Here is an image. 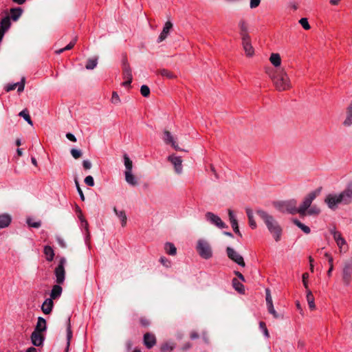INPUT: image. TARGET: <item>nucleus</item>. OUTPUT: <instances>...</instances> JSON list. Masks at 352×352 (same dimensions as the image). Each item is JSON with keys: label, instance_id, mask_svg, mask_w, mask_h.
Listing matches in <instances>:
<instances>
[{"label": "nucleus", "instance_id": "nucleus-2", "mask_svg": "<svg viewBox=\"0 0 352 352\" xmlns=\"http://www.w3.org/2000/svg\"><path fill=\"white\" fill-rule=\"evenodd\" d=\"M271 79L276 89L278 91H283L292 88L290 78L284 69L276 71L271 76Z\"/></svg>", "mask_w": 352, "mask_h": 352}, {"label": "nucleus", "instance_id": "nucleus-12", "mask_svg": "<svg viewBox=\"0 0 352 352\" xmlns=\"http://www.w3.org/2000/svg\"><path fill=\"white\" fill-rule=\"evenodd\" d=\"M241 44L246 56L252 57L254 54V49L252 45L250 36H245V37H241Z\"/></svg>", "mask_w": 352, "mask_h": 352}, {"label": "nucleus", "instance_id": "nucleus-47", "mask_svg": "<svg viewBox=\"0 0 352 352\" xmlns=\"http://www.w3.org/2000/svg\"><path fill=\"white\" fill-rule=\"evenodd\" d=\"M140 93L144 97H148L150 95V89L147 85H142Z\"/></svg>", "mask_w": 352, "mask_h": 352}, {"label": "nucleus", "instance_id": "nucleus-52", "mask_svg": "<svg viewBox=\"0 0 352 352\" xmlns=\"http://www.w3.org/2000/svg\"><path fill=\"white\" fill-rule=\"evenodd\" d=\"M259 327L261 328V329L263 331V333H264V336L266 337V338H269L270 337V334H269V332H268V330L266 327V325H265V323L264 322H259Z\"/></svg>", "mask_w": 352, "mask_h": 352}, {"label": "nucleus", "instance_id": "nucleus-4", "mask_svg": "<svg viewBox=\"0 0 352 352\" xmlns=\"http://www.w3.org/2000/svg\"><path fill=\"white\" fill-rule=\"evenodd\" d=\"M275 207L281 212H288L290 214L298 213L297 201L295 199L276 202L275 203Z\"/></svg>", "mask_w": 352, "mask_h": 352}, {"label": "nucleus", "instance_id": "nucleus-37", "mask_svg": "<svg viewBox=\"0 0 352 352\" xmlns=\"http://www.w3.org/2000/svg\"><path fill=\"white\" fill-rule=\"evenodd\" d=\"M232 285L234 288L239 293L243 294L244 292L243 285L239 283L236 278H234L232 280Z\"/></svg>", "mask_w": 352, "mask_h": 352}, {"label": "nucleus", "instance_id": "nucleus-9", "mask_svg": "<svg viewBox=\"0 0 352 352\" xmlns=\"http://www.w3.org/2000/svg\"><path fill=\"white\" fill-rule=\"evenodd\" d=\"M342 277L344 284L346 286L349 285L352 280V260L344 262Z\"/></svg>", "mask_w": 352, "mask_h": 352}, {"label": "nucleus", "instance_id": "nucleus-59", "mask_svg": "<svg viewBox=\"0 0 352 352\" xmlns=\"http://www.w3.org/2000/svg\"><path fill=\"white\" fill-rule=\"evenodd\" d=\"M77 41V37H75L67 45L64 47L65 50H69L74 47Z\"/></svg>", "mask_w": 352, "mask_h": 352}, {"label": "nucleus", "instance_id": "nucleus-31", "mask_svg": "<svg viewBox=\"0 0 352 352\" xmlns=\"http://www.w3.org/2000/svg\"><path fill=\"white\" fill-rule=\"evenodd\" d=\"M113 210L116 214V216L120 219L122 223V226H125L126 224V215L125 214V212L124 210H120L118 211L116 208H113Z\"/></svg>", "mask_w": 352, "mask_h": 352}, {"label": "nucleus", "instance_id": "nucleus-17", "mask_svg": "<svg viewBox=\"0 0 352 352\" xmlns=\"http://www.w3.org/2000/svg\"><path fill=\"white\" fill-rule=\"evenodd\" d=\"M173 28V23L170 21H166L164 24L163 30L158 37V43H160L166 39L169 34L170 30Z\"/></svg>", "mask_w": 352, "mask_h": 352}, {"label": "nucleus", "instance_id": "nucleus-44", "mask_svg": "<svg viewBox=\"0 0 352 352\" xmlns=\"http://www.w3.org/2000/svg\"><path fill=\"white\" fill-rule=\"evenodd\" d=\"M320 212V210L318 207H317L316 206H313L307 210L306 214L309 215L318 214Z\"/></svg>", "mask_w": 352, "mask_h": 352}, {"label": "nucleus", "instance_id": "nucleus-43", "mask_svg": "<svg viewBox=\"0 0 352 352\" xmlns=\"http://www.w3.org/2000/svg\"><path fill=\"white\" fill-rule=\"evenodd\" d=\"M267 310L270 314H272L274 318H282L280 315H279L276 310L274 309L273 303H270L267 305Z\"/></svg>", "mask_w": 352, "mask_h": 352}, {"label": "nucleus", "instance_id": "nucleus-26", "mask_svg": "<svg viewBox=\"0 0 352 352\" xmlns=\"http://www.w3.org/2000/svg\"><path fill=\"white\" fill-rule=\"evenodd\" d=\"M307 301L309 305V307L311 310H314L316 309V305L314 302V297L311 292V290H307V296H306Z\"/></svg>", "mask_w": 352, "mask_h": 352}, {"label": "nucleus", "instance_id": "nucleus-42", "mask_svg": "<svg viewBox=\"0 0 352 352\" xmlns=\"http://www.w3.org/2000/svg\"><path fill=\"white\" fill-rule=\"evenodd\" d=\"M78 219L80 221L81 227L85 230L87 235H89V230H88L89 224H88V222L87 221V220L83 217L82 213H80V215H78Z\"/></svg>", "mask_w": 352, "mask_h": 352}, {"label": "nucleus", "instance_id": "nucleus-48", "mask_svg": "<svg viewBox=\"0 0 352 352\" xmlns=\"http://www.w3.org/2000/svg\"><path fill=\"white\" fill-rule=\"evenodd\" d=\"M337 245L340 248V251H345L346 249V242L345 239L343 238L342 239L336 242Z\"/></svg>", "mask_w": 352, "mask_h": 352}, {"label": "nucleus", "instance_id": "nucleus-38", "mask_svg": "<svg viewBox=\"0 0 352 352\" xmlns=\"http://www.w3.org/2000/svg\"><path fill=\"white\" fill-rule=\"evenodd\" d=\"M294 223L299 228H300L305 233H306V234L310 233V232H311L310 228L308 226H305V224L302 223L298 219H294Z\"/></svg>", "mask_w": 352, "mask_h": 352}, {"label": "nucleus", "instance_id": "nucleus-53", "mask_svg": "<svg viewBox=\"0 0 352 352\" xmlns=\"http://www.w3.org/2000/svg\"><path fill=\"white\" fill-rule=\"evenodd\" d=\"M265 300L267 305L273 303L271 292L269 288L265 289Z\"/></svg>", "mask_w": 352, "mask_h": 352}, {"label": "nucleus", "instance_id": "nucleus-57", "mask_svg": "<svg viewBox=\"0 0 352 352\" xmlns=\"http://www.w3.org/2000/svg\"><path fill=\"white\" fill-rule=\"evenodd\" d=\"M228 217H229L230 223L237 221L234 212L230 209L228 210Z\"/></svg>", "mask_w": 352, "mask_h": 352}, {"label": "nucleus", "instance_id": "nucleus-63", "mask_svg": "<svg viewBox=\"0 0 352 352\" xmlns=\"http://www.w3.org/2000/svg\"><path fill=\"white\" fill-rule=\"evenodd\" d=\"M140 324L143 326V327H148L149 324H150V322L149 320L146 318H144V317H142L140 319Z\"/></svg>", "mask_w": 352, "mask_h": 352}, {"label": "nucleus", "instance_id": "nucleus-13", "mask_svg": "<svg viewBox=\"0 0 352 352\" xmlns=\"http://www.w3.org/2000/svg\"><path fill=\"white\" fill-rule=\"evenodd\" d=\"M168 160L171 162L174 166L175 172L180 175L183 172L182 160L181 157L171 155L168 157Z\"/></svg>", "mask_w": 352, "mask_h": 352}, {"label": "nucleus", "instance_id": "nucleus-64", "mask_svg": "<svg viewBox=\"0 0 352 352\" xmlns=\"http://www.w3.org/2000/svg\"><path fill=\"white\" fill-rule=\"evenodd\" d=\"M82 166L85 169L88 170L91 168V163L89 160H84L82 162Z\"/></svg>", "mask_w": 352, "mask_h": 352}, {"label": "nucleus", "instance_id": "nucleus-46", "mask_svg": "<svg viewBox=\"0 0 352 352\" xmlns=\"http://www.w3.org/2000/svg\"><path fill=\"white\" fill-rule=\"evenodd\" d=\"M331 233L332 234L333 236V239L334 240L336 241V242L341 240L343 239V237L342 236V234L340 232L336 231V230L335 228L331 230Z\"/></svg>", "mask_w": 352, "mask_h": 352}, {"label": "nucleus", "instance_id": "nucleus-33", "mask_svg": "<svg viewBox=\"0 0 352 352\" xmlns=\"http://www.w3.org/2000/svg\"><path fill=\"white\" fill-rule=\"evenodd\" d=\"M164 249L167 254L174 256L177 253V248L175 245L172 243H166L164 245Z\"/></svg>", "mask_w": 352, "mask_h": 352}, {"label": "nucleus", "instance_id": "nucleus-29", "mask_svg": "<svg viewBox=\"0 0 352 352\" xmlns=\"http://www.w3.org/2000/svg\"><path fill=\"white\" fill-rule=\"evenodd\" d=\"M10 17L9 16H6L1 19L0 22V29L6 32L10 28Z\"/></svg>", "mask_w": 352, "mask_h": 352}, {"label": "nucleus", "instance_id": "nucleus-6", "mask_svg": "<svg viewBox=\"0 0 352 352\" xmlns=\"http://www.w3.org/2000/svg\"><path fill=\"white\" fill-rule=\"evenodd\" d=\"M196 249L199 256L204 259H209L212 256L210 245L205 239L198 240Z\"/></svg>", "mask_w": 352, "mask_h": 352}, {"label": "nucleus", "instance_id": "nucleus-32", "mask_svg": "<svg viewBox=\"0 0 352 352\" xmlns=\"http://www.w3.org/2000/svg\"><path fill=\"white\" fill-rule=\"evenodd\" d=\"M175 347V344L173 342H166L162 344L161 351L162 352H170L173 351Z\"/></svg>", "mask_w": 352, "mask_h": 352}, {"label": "nucleus", "instance_id": "nucleus-39", "mask_svg": "<svg viewBox=\"0 0 352 352\" xmlns=\"http://www.w3.org/2000/svg\"><path fill=\"white\" fill-rule=\"evenodd\" d=\"M97 64H98V59L96 58H89L87 62L85 68L89 70L93 69L97 66Z\"/></svg>", "mask_w": 352, "mask_h": 352}, {"label": "nucleus", "instance_id": "nucleus-49", "mask_svg": "<svg viewBox=\"0 0 352 352\" xmlns=\"http://www.w3.org/2000/svg\"><path fill=\"white\" fill-rule=\"evenodd\" d=\"M299 23L302 26V28L306 30H309L311 28L307 18L300 19Z\"/></svg>", "mask_w": 352, "mask_h": 352}, {"label": "nucleus", "instance_id": "nucleus-40", "mask_svg": "<svg viewBox=\"0 0 352 352\" xmlns=\"http://www.w3.org/2000/svg\"><path fill=\"white\" fill-rule=\"evenodd\" d=\"M342 124L345 127H349L352 125V113L346 111V117Z\"/></svg>", "mask_w": 352, "mask_h": 352}, {"label": "nucleus", "instance_id": "nucleus-41", "mask_svg": "<svg viewBox=\"0 0 352 352\" xmlns=\"http://www.w3.org/2000/svg\"><path fill=\"white\" fill-rule=\"evenodd\" d=\"M19 116L23 118L24 120H26L29 124L33 125L32 121L30 118V116L29 113L27 109H24V110L21 111L19 113Z\"/></svg>", "mask_w": 352, "mask_h": 352}, {"label": "nucleus", "instance_id": "nucleus-19", "mask_svg": "<svg viewBox=\"0 0 352 352\" xmlns=\"http://www.w3.org/2000/svg\"><path fill=\"white\" fill-rule=\"evenodd\" d=\"M53 306V300L52 298H47L42 304L41 310L45 314H49L51 313Z\"/></svg>", "mask_w": 352, "mask_h": 352}, {"label": "nucleus", "instance_id": "nucleus-58", "mask_svg": "<svg viewBox=\"0 0 352 352\" xmlns=\"http://www.w3.org/2000/svg\"><path fill=\"white\" fill-rule=\"evenodd\" d=\"M231 226H232V228L234 232L236 234H238L239 236H241L242 234H241V233L239 231V226H238V222L237 221L236 222H234V223H231Z\"/></svg>", "mask_w": 352, "mask_h": 352}, {"label": "nucleus", "instance_id": "nucleus-1", "mask_svg": "<svg viewBox=\"0 0 352 352\" xmlns=\"http://www.w3.org/2000/svg\"><path fill=\"white\" fill-rule=\"evenodd\" d=\"M256 213L263 220L274 240L279 241L281 238L282 228L277 221L263 210H258Z\"/></svg>", "mask_w": 352, "mask_h": 352}, {"label": "nucleus", "instance_id": "nucleus-24", "mask_svg": "<svg viewBox=\"0 0 352 352\" xmlns=\"http://www.w3.org/2000/svg\"><path fill=\"white\" fill-rule=\"evenodd\" d=\"M11 217L8 214H2L0 215V229L8 227L11 223Z\"/></svg>", "mask_w": 352, "mask_h": 352}, {"label": "nucleus", "instance_id": "nucleus-27", "mask_svg": "<svg viewBox=\"0 0 352 352\" xmlns=\"http://www.w3.org/2000/svg\"><path fill=\"white\" fill-rule=\"evenodd\" d=\"M44 254L46 258V260L48 261H52L54 257V252L52 248L50 245H45L44 247Z\"/></svg>", "mask_w": 352, "mask_h": 352}, {"label": "nucleus", "instance_id": "nucleus-7", "mask_svg": "<svg viewBox=\"0 0 352 352\" xmlns=\"http://www.w3.org/2000/svg\"><path fill=\"white\" fill-rule=\"evenodd\" d=\"M66 263L65 258L63 257L60 259L58 266L55 268L54 274L56 276V282L57 284H62L65 278V265Z\"/></svg>", "mask_w": 352, "mask_h": 352}, {"label": "nucleus", "instance_id": "nucleus-45", "mask_svg": "<svg viewBox=\"0 0 352 352\" xmlns=\"http://www.w3.org/2000/svg\"><path fill=\"white\" fill-rule=\"evenodd\" d=\"M27 223L30 227L35 228H38L41 226V222L40 221H34L32 219H28Z\"/></svg>", "mask_w": 352, "mask_h": 352}, {"label": "nucleus", "instance_id": "nucleus-22", "mask_svg": "<svg viewBox=\"0 0 352 352\" xmlns=\"http://www.w3.org/2000/svg\"><path fill=\"white\" fill-rule=\"evenodd\" d=\"M125 180L131 186H135L138 185V180L133 175L132 171L124 172Z\"/></svg>", "mask_w": 352, "mask_h": 352}, {"label": "nucleus", "instance_id": "nucleus-16", "mask_svg": "<svg viewBox=\"0 0 352 352\" xmlns=\"http://www.w3.org/2000/svg\"><path fill=\"white\" fill-rule=\"evenodd\" d=\"M44 336L42 333L33 331L31 335V341L34 346H40L43 345L44 341Z\"/></svg>", "mask_w": 352, "mask_h": 352}, {"label": "nucleus", "instance_id": "nucleus-5", "mask_svg": "<svg viewBox=\"0 0 352 352\" xmlns=\"http://www.w3.org/2000/svg\"><path fill=\"white\" fill-rule=\"evenodd\" d=\"M320 189H317L314 191L309 192L304 199L302 203L298 208V214L300 215L306 214L307 210L311 207L312 201L320 194Z\"/></svg>", "mask_w": 352, "mask_h": 352}, {"label": "nucleus", "instance_id": "nucleus-54", "mask_svg": "<svg viewBox=\"0 0 352 352\" xmlns=\"http://www.w3.org/2000/svg\"><path fill=\"white\" fill-rule=\"evenodd\" d=\"M85 183L89 186H94V180L92 176L89 175L87 176L85 179Z\"/></svg>", "mask_w": 352, "mask_h": 352}, {"label": "nucleus", "instance_id": "nucleus-61", "mask_svg": "<svg viewBox=\"0 0 352 352\" xmlns=\"http://www.w3.org/2000/svg\"><path fill=\"white\" fill-rule=\"evenodd\" d=\"M309 278V274L305 272L302 274V283H303V285L304 287L307 289H308V283H307V278Z\"/></svg>", "mask_w": 352, "mask_h": 352}, {"label": "nucleus", "instance_id": "nucleus-15", "mask_svg": "<svg viewBox=\"0 0 352 352\" xmlns=\"http://www.w3.org/2000/svg\"><path fill=\"white\" fill-rule=\"evenodd\" d=\"M143 343L146 349H151L157 343L155 336L153 333L149 332L144 333L143 336Z\"/></svg>", "mask_w": 352, "mask_h": 352}, {"label": "nucleus", "instance_id": "nucleus-3", "mask_svg": "<svg viewBox=\"0 0 352 352\" xmlns=\"http://www.w3.org/2000/svg\"><path fill=\"white\" fill-rule=\"evenodd\" d=\"M324 202L330 209L333 210H336L340 204H349V201L342 192L338 194L331 193L327 195L324 199Z\"/></svg>", "mask_w": 352, "mask_h": 352}, {"label": "nucleus", "instance_id": "nucleus-14", "mask_svg": "<svg viewBox=\"0 0 352 352\" xmlns=\"http://www.w3.org/2000/svg\"><path fill=\"white\" fill-rule=\"evenodd\" d=\"M162 139L166 144H170L171 146L176 151H182V149L176 142L175 138L170 131L164 130L163 132Z\"/></svg>", "mask_w": 352, "mask_h": 352}, {"label": "nucleus", "instance_id": "nucleus-36", "mask_svg": "<svg viewBox=\"0 0 352 352\" xmlns=\"http://www.w3.org/2000/svg\"><path fill=\"white\" fill-rule=\"evenodd\" d=\"M158 74H160L161 76L166 77L168 79H173L176 77L175 75L173 72H171L170 71L166 69H160L158 72Z\"/></svg>", "mask_w": 352, "mask_h": 352}, {"label": "nucleus", "instance_id": "nucleus-55", "mask_svg": "<svg viewBox=\"0 0 352 352\" xmlns=\"http://www.w3.org/2000/svg\"><path fill=\"white\" fill-rule=\"evenodd\" d=\"M75 184H76V189H77V191L80 195V199L82 201H85V196H84V194L82 192V189L80 188V185H79V183L78 182L76 179L75 180Z\"/></svg>", "mask_w": 352, "mask_h": 352}, {"label": "nucleus", "instance_id": "nucleus-50", "mask_svg": "<svg viewBox=\"0 0 352 352\" xmlns=\"http://www.w3.org/2000/svg\"><path fill=\"white\" fill-rule=\"evenodd\" d=\"M71 155L74 159H78L82 156V152L78 149L72 148L71 150Z\"/></svg>", "mask_w": 352, "mask_h": 352}, {"label": "nucleus", "instance_id": "nucleus-20", "mask_svg": "<svg viewBox=\"0 0 352 352\" xmlns=\"http://www.w3.org/2000/svg\"><path fill=\"white\" fill-rule=\"evenodd\" d=\"M46 329V320L42 317H38L36 327L34 331L39 333H43V331H45Z\"/></svg>", "mask_w": 352, "mask_h": 352}, {"label": "nucleus", "instance_id": "nucleus-56", "mask_svg": "<svg viewBox=\"0 0 352 352\" xmlns=\"http://www.w3.org/2000/svg\"><path fill=\"white\" fill-rule=\"evenodd\" d=\"M329 270L327 271V275L329 276H331L332 271L333 270V259L332 257H329Z\"/></svg>", "mask_w": 352, "mask_h": 352}, {"label": "nucleus", "instance_id": "nucleus-62", "mask_svg": "<svg viewBox=\"0 0 352 352\" xmlns=\"http://www.w3.org/2000/svg\"><path fill=\"white\" fill-rule=\"evenodd\" d=\"M261 0H250V7L251 8H255L259 6Z\"/></svg>", "mask_w": 352, "mask_h": 352}, {"label": "nucleus", "instance_id": "nucleus-18", "mask_svg": "<svg viewBox=\"0 0 352 352\" xmlns=\"http://www.w3.org/2000/svg\"><path fill=\"white\" fill-rule=\"evenodd\" d=\"M25 87V78H22L21 82L13 83V84H8L6 87V91H10L12 90L15 89L17 88L18 92H21L24 90Z\"/></svg>", "mask_w": 352, "mask_h": 352}, {"label": "nucleus", "instance_id": "nucleus-60", "mask_svg": "<svg viewBox=\"0 0 352 352\" xmlns=\"http://www.w3.org/2000/svg\"><path fill=\"white\" fill-rule=\"evenodd\" d=\"M160 261L166 267H169L170 266V261L165 257H161Z\"/></svg>", "mask_w": 352, "mask_h": 352}, {"label": "nucleus", "instance_id": "nucleus-51", "mask_svg": "<svg viewBox=\"0 0 352 352\" xmlns=\"http://www.w3.org/2000/svg\"><path fill=\"white\" fill-rule=\"evenodd\" d=\"M111 101L113 104H118L120 102V97L117 92L113 91L112 94V97Z\"/></svg>", "mask_w": 352, "mask_h": 352}, {"label": "nucleus", "instance_id": "nucleus-25", "mask_svg": "<svg viewBox=\"0 0 352 352\" xmlns=\"http://www.w3.org/2000/svg\"><path fill=\"white\" fill-rule=\"evenodd\" d=\"M270 63L275 67H278L281 65V58L279 54L272 53L270 57Z\"/></svg>", "mask_w": 352, "mask_h": 352}, {"label": "nucleus", "instance_id": "nucleus-8", "mask_svg": "<svg viewBox=\"0 0 352 352\" xmlns=\"http://www.w3.org/2000/svg\"><path fill=\"white\" fill-rule=\"evenodd\" d=\"M122 76L125 80L122 83V85L129 87L132 82L133 76L131 67L126 59L122 60Z\"/></svg>", "mask_w": 352, "mask_h": 352}, {"label": "nucleus", "instance_id": "nucleus-34", "mask_svg": "<svg viewBox=\"0 0 352 352\" xmlns=\"http://www.w3.org/2000/svg\"><path fill=\"white\" fill-rule=\"evenodd\" d=\"M72 338V331L71 329L70 318L67 320V348L69 346L70 340Z\"/></svg>", "mask_w": 352, "mask_h": 352}, {"label": "nucleus", "instance_id": "nucleus-11", "mask_svg": "<svg viewBox=\"0 0 352 352\" xmlns=\"http://www.w3.org/2000/svg\"><path fill=\"white\" fill-rule=\"evenodd\" d=\"M227 255L229 258L234 261L239 265L245 267V263L243 258L238 252H236L233 248L228 247L226 249Z\"/></svg>", "mask_w": 352, "mask_h": 352}, {"label": "nucleus", "instance_id": "nucleus-10", "mask_svg": "<svg viewBox=\"0 0 352 352\" xmlns=\"http://www.w3.org/2000/svg\"><path fill=\"white\" fill-rule=\"evenodd\" d=\"M205 216L207 221L217 228L221 229L227 228L226 224L221 219L219 216L216 215L215 214L211 212H208L206 213Z\"/></svg>", "mask_w": 352, "mask_h": 352}, {"label": "nucleus", "instance_id": "nucleus-28", "mask_svg": "<svg viewBox=\"0 0 352 352\" xmlns=\"http://www.w3.org/2000/svg\"><path fill=\"white\" fill-rule=\"evenodd\" d=\"M349 204L352 202V180L347 184L346 188L342 191Z\"/></svg>", "mask_w": 352, "mask_h": 352}, {"label": "nucleus", "instance_id": "nucleus-21", "mask_svg": "<svg viewBox=\"0 0 352 352\" xmlns=\"http://www.w3.org/2000/svg\"><path fill=\"white\" fill-rule=\"evenodd\" d=\"M239 27L240 29V35L241 37H245V36H250L248 34V25L244 19H241L239 21Z\"/></svg>", "mask_w": 352, "mask_h": 352}, {"label": "nucleus", "instance_id": "nucleus-35", "mask_svg": "<svg viewBox=\"0 0 352 352\" xmlns=\"http://www.w3.org/2000/svg\"><path fill=\"white\" fill-rule=\"evenodd\" d=\"M123 158H124V166L126 168L125 171H132L133 162L131 160V159L129 158V157L126 154H124L123 156Z\"/></svg>", "mask_w": 352, "mask_h": 352}, {"label": "nucleus", "instance_id": "nucleus-30", "mask_svg": "<svg viewBox=\"0 0 352 352\" xmlns=\"http://www.w3.org/2000/svg\"><path fill=\"white\" fill-rule=\"evenodd\" d=\"M22 12L23 10L21 8H12L10 10V17L13 21H16L19 19Z\"/></svg>", "mask_w": 352, "mask_h": 352}, {"label": "nucleus", "instance_id": "nucleus-23", "mask_svg": "<svg viewBox=\"0 0 352 352\" xmlns=\"http://www.w3.org/2000/svg\"><path fill=\"white\" fill-rule=\"evenodd\" d=\"M58 285H55L53 286L51 293H50V298L52 300L56 299L58 297L60 296L62 294L63 289L62 287Z\"/></svg>", "mask_w": 352, "mask_h": 352}]
</instances>
